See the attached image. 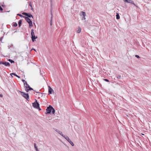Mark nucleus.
I'll return each mask as SVG.
<instances>
[{
    "instance_id": "1",
    "label": "nucleus",
    "mask_w": 151,
    "mask_h": 151,
    "mask_svg": "<svg viewBox=\"0 0 151 151\" xmlns=\"http://www.w3.org/2000/svg\"><path fill=\"white\" fill-rule=\"evenodd\" d=\"M32 104L34 108L38 109L39 110H41V109L40 108L39 104V103L37 102L36 100L35 102L32 103Z\"/></svg>"
},
{
    "instance_id": "24",
    "label": "nucleus",
    "mask_w": 151,
    "mask_h": 151,
    "mask_svg": "<svg viewBox=\"0 0 151 151\" xmlns=\"http://www.w3.org/2000/svg\"><path fill=\"white\" fill-rule=\"evenodd\" d=\"M9 61L11 63H14V61H13V60H11V59H9Z\"/></svg>"
},
{
    "instance_id": "29",
    "label": "nucleus",
    "mask_w": 151,
    "mask_h": 151,
    "mask_svg": "<svg viewBox=\"0 0 151 151\" xmlns=\"http://www.w3.org/2000/svg\"><path fill=\"white\" fill-rule=\"evenodd\" d=\"M86 19V18L85 17V16H83V17L82 18V20H85Z\"/></svg>"
},
{
    "instance_id": "10",
    "label": "nucleus",
    "mask_w": 151,
    "mask_h": 151,
    "mask_svg": "<svg viewBox=\"0 0 151 151\" xmlns=\"http://www.w3.org/2000/svg\"><path fill=\"white\" fill-rule=\"evenodd\" d=\"M49 89H48V92L50 94H51L52 93V92L53 91V89L50 87V86H48Z\"/></svg>"
},
{
    "instance_id": "40",
    "label": "nucleus",
    "mask_w": 151,
    "mask_h": 151,
    "mask_svg": "<svg viewBox=\"0 0 151 151\" xmlns=\"http://www.w3.org/2000/svg\"><path fill=\"white\" fill-rule=\"evenodd\" d=\"M50 25H52V24L51 22V23H50Z\"/></svg>"
},
{
    "instance_id": "30",
    "label": "nucleus",
    "mask_w": 151,
    "mask_h": 151,
    "mask_svg": "<svg viewBox=\"0 0 151 151\" xmlns=\"http://www.w3.org/2000/svg\"><path fill=\"white\" fill-rule=\"evenodd\" d=\"M13 25L14 26L16 27L17 26V23H14Z\"/></svg>"
},
{
    "instance_id": "17",
    "label": "nucleus",
    "mask_w": 151,
    "mask_h": 151,
    "mask_svg": "<svg viewBox=\"0 0 151 151\" xmlns=\"http://www.w3.org/2000/svg\"><path fill=\"white\" fill-rule=\"evenodd\" d=\"M116 19H118L120 18V17H119V14L118 13H116Z\"/></svg>"
},
{
    "instance_id": "16",
    "label": "nucleus",
    "mask_w": 151,
    "mask_h": 151,
    "mask_svg": "<svg viewBox=\"0 0 151 151\" xmlns=\"http://www.w3.org/2000/svg\"><path fill=\"white\" fill-rule=\"evenodd\" d=\"M24 86L26 88H27V87L28 86H29L27 83V82H26L24 84Z\"/></svg>"
},
{
    "instance_id": "8",
    "label": "nucleus",
    "mask_w": 151,
    "mask_h": 151,
    "mask_svg": "<svg viewBox=\"0 0 151 151\" xmlns=\"http://www.w3.org/2000/svg\"><path fill=\"white\" fill-rule=\"evenodd\" d=\"M55 130L56 132H58L59 134L60 135H61L63 137L65 135H63V134L62 132L61 131L58 130V129H55Z\"/></svg>"
},
{
    "instance_id": "19",
    "label": "nucleus",
    "mask_w": 151,
    "mask_h": 151,
    "mask_svg": "<svg viewBox=\"0 0 151 151\" xmlns=\"http://www.w3.org/2000/svg\"><path fill=\"white\" fill-rule=\"evenodd\" d=\"M34 147L35 148L36 151H39L37 147L36 146V144L35 143L34 144Z\"/></svg>"
},
{
    "instance_id": "11",
    "label": "nucleus",
    "mask_w": 151,
    "mask_h": 151,
    "mask_svg": "<svg viewBox=\"0 0 151 151\" xmlns=\"http://www.w3.org/2000/svg\"><path fill=\"white\" fill-rule=\"evenodd\" d=\"M123 1L125 2H127L129 3H132L133 2V1L131 0H123Z\"/></svg>"
},
{
    "instance_id": "14",
    "label": "nucleus",
    "mask_w": 151,
    "mask_h": 151,
    "mask_svg": "<svg viewBox=\"0 0 151 151\" xmlns=\"http://www.w3.org/2000/svg\"><path fill=\"white\" fill-rule=\"evenodd\" d=\"M27 16L28 17H29V18H31V17H32V18H33V16L31 14H28V15H27Z\"/></svg>"
},
{
    "instance_id": "32",
    "label": "nucleus",
    "mask_w": 151,
    "mask_h": 151,
    "mask_svg": "<svg viewBox=\"0 0 151 151\" xmlns=\"http://www.w3.org/2000/svg\"><path fill=\"white\" fill-rule=\"evenodd\" d=\"M0 11H2L3 9L1 7V6H0Z\"/></svg>"
},
{
    "instance_id": "13",
    "label": "nucleus",
    "mask_w": 151,
    "mask_h": 151,
    "mask_svg": "<svg viewBox=\"0 0 151 151\" xmlns=\"http://www.w3.org/2000/svg\"><path fill=\"white\" fill-rule=\"evenodd\" d=\"M14 75V76H15L17 77L18 78H20V77L19 76L17 75H16L15 73H12L11 74V76L12 77V75Z\"/></svg>"
},
{
    "instance_id": "7",
    "label": "nucleus",
    "mask_w": 151,
    "mask_h": 151,
    "mask_svg": "<svg viewBox=\"0 0 151 151\" xmlns=\"http://www.w3.org/2000/svg\"><path fill=\"white\" fill-rule=\"evenodd\" d=\"M0 64H2L5 65L6 66H9L10 64L9 63L5 62H0Z\"/></svg>"
},
{
    "instance_id": "38",
    "label": "nucleus",
    "mask_w": 151,
    "mask_h": 151,
    "mask_svg": "<svg viewBox=\"0 0 151 151\" xmlns=\"http://www.w3.org/2000/svg\"><path fill=\"white\" fill-rule=\"evenodd\" d=\"M8 47L9 48V49L10 48V46H8Z\"/></svg>"
},
{
    "instance_id": "35",
    "label": "nucleus",
    "mask_w": 151,
    "mask_h": 151,
    "mask_svg": "<svg viewBox=\"0 0 151 151\" xmlns=\"http://www.w3.org/2000/svg\"><path fill=\"white\" fill-rule=\"evenodd\" d=\"M3 97V95L2 94H0V97Z\"/></svg>"
},
{
    "instance_id": "22",
    "label": "nucleus",
    "mask_w": 151,
    "mask_h": 151,
    "mask_svg": "<svg viewBox=\"0 0 151 151\" xmlns=\"http://www.w3.org/2000/svg\"><path fill=\"white\" fill-rule=\"evenodd\" d=\"M17 15L19 16L20 17H24H24H24V16H23L22 15H21V14H17Z\"/></svg>"
},
{
    "instance_id": "27",
    "label": "nucleus",
    "mask_w": 151,
    "mask_h": 151,
    "mask_svg": "<svg viewBox=\"0 0 151 151\" xmlns=\"http://www.w3.org/2000/svg\"><path fill=\"white\" fill-rule=\"evenodd\" d=\"M38 93H39V96H42V93H41L39 92Z\"/></svg>"
},
{
    "instance_id": "6",
    "label": "nucleus",
    "mask_w": 151,
    "mask_h": 151,
    "mask_svg": "<svg viewBox=\"0 0 151 151\" xmlns=\"http://www.w3.org/2000/svg\"><path fill=\"white\" fill-rule=\"evenodd\" d=\"M53 107L52 106L50 105L49 106L47 107V109H46L47 113L48 114L50 113Z\"/></svg>"
},
{
    "instance_id": "4",
    "label": "nucleus",
    "mask_w": 151,
    "mask_h": 151,
    "mask_svg": "<svg viewBox=\"0 0 151 151\" xmlns=\"http://www.w3.org/2000/svg\"><path fill=\"white\" fill-rule=\"evenodd\" d=\"M31 35L32 36V40L33 42H34L35 40L37 38V37H35V33L34 32L33 29H32L31 30Z\"/></svg>"
},
{
    "instance_id": "33",
    "label": "nucleus",
    "mask_w": 151,
    "mask_h": 151,
    "mask_svg": "<svg viewBox=\"0 0 151 151\" xmlns=\"http://www.w3.org/2000/svg\"><path fill=\"white\" fill-rule=\"evenodd\" d=\"M131 4H133L134 5L136 6H137L134 3V1H133V3H132Z\"/></svg>"
},
{
    "instance_id": "26",
    "label": "nucleus",
    "mask_w": 151,
    "mask_h": 151,
    "mask_svg": "<svg viewBox=\"0 0 151 151\" xmlns=\"http://www.w3.org/2000/svg\"><path fill=\"white\" fill-rule=\"evenodd\" d=\"M104 80L105 81H106V82H109V80H108V79H104Z\"/></svg>"
},
{
    "instance_id": "37",
    "label": "nucleus",
    "mask_w": 151,
    "mask_h": 151,
    "mask_svg": "<svg viewBox=\"0 0 151 151\" xmlns=\"http://www.w3.org/2000/svg\"><path fill=\"white\" fill-rule=\"evenodd\" d=\"M32 50H35V51H36V50H35V49H32Z\"/></svg>"
},
{
    "instance_id": "25",
    "label": "nucleus",
    "mask_w": 151,
    "mask_h": 151,
    "mask_svg": "<svg viewBox=\"0 0 151 151\" xmlns=\"http://www.w3.org/2000/svg\"><path fill=\"white\" fill-rule=\"evenodd\" d=\"M121 76L119 75L117 76V78L118 79H119L121 78Z\"/></svg>"
},
{
    "instance_id": "41",
    "label": "nucleus",
    "mask_w": 151,
    "mask_h": 151,
    "mask_svg": "<svg viewBox=\"0 0 151 151\" xmlns=\"http://www.w3.org/2000/svg\"><path fill=\"white\" fill-rule=\"evenodd\" d=\"M1 6H3H3H4V5H1Z\"/></svg>"
},
{
    "instance_id": "42",
    "label": "nucleus",
    "mask_w": 151,
    "mask_h": 151,
    "mask_svg": "<svg viewBox=\"0 0 151 151\" xmlns=\"http://www.w3.org/2000/svg\"><path fill=\"white\" fill-rule=\"evenodd\" d=\"M52 17H51V19H52ZM51 20H52V19L51 20Z\"/></svg>"
},
{
    "instance_id": "12",
    "label": "nucleus",
    "mask_w": 151,
    "mask_h": 151,
    "mask_svg": "<svg viewBox=\"0 0 151 151\" xmlns=\"http://www.w3.org/2000/svg\"><path fill=\"white\" fill-rule=\"evenodd\" d=\"M80 16H85L86 15V13L84 12H81L80 14Z\"/></svg>"
},
{
    "instance_id": "34",
    "label": "nucleus",
    "mask_w": 151,
    "mask_h": 151,
    "mask_svg": "<svg viewBox=\"0 0 151 151\" xmlns=\"http://www.w3.org/2000/svg\"><path fill=\"white\" fill-rule=\"evenodd\" d=\"M50 2L51 3V4H52V0H50Z\"/></svg>"
},
{
    "instance_id": "3",
    "label": "nucleus",
    "mask_w": 151,
    "mask_h": 151,
    "mask_svg": "<svg viewBox=\"0 0 151 151\" xmlns=\"http://www.w3.org/2000/svg\"><path fill=\"white\" fill-rule=\"evenodd\" d=\"M24 18L26 21L29 23V27H32L33 26L32 22L30 19L28 17H24Z\"/></svg>"
},
{
    "instance_id": "28",
    "label": "nucleus",
    "mask_w": 151,
    "mask_h": 151,
    "mask_svg": "<svg viewBox=\"0 0 151 151\" xmlns=\"http://www.w3.org/2000/svg\"><path fill=\"white\" fill-rule=\"evenodd\" d=\"M135 56L137 58H140V57H139V56L138 55H135Z\"/></svg>"
},
{
    "instance_id": "15",
    "label": "nucleus",
    "mask_w": 151,
    "mask_h": 151,
    "mask_svg": "<svg viewBox=\"0 0 151 151\" xmlns=\"http://www.w3.org/2000/svg\"><path fill=\"white\" fill-rule=\"evenodd\" d=\"M81 29L80 27H78V30L77 31V32L78 33H80L81 31Z\"/></svg>"
},
{
    "instance_id": "5",
    "label": "nucleus",
    "mask_w": 151,
    "mask_h": 151,
    "mask_svg": "<svg viewBox=\"0 0 151 151\" xmlns=\"http://www.w3.org/2000/svg\"><path fill=\"white\" fill-rule=\"evenodd\" d=\"M63 137L72 146H73L74 145L73 142L69 139L67 136L65 135Z\"/></svg>"
},
{
    "instance_id": "20",
    "label": "nucleus",
    "mask_w": 151,
    "mask_h": 151,
    "mask_svg": "<svg viewBox=\"0 0 151 151\" xmlns=\"http://www.w3.org/2000/svg\"><path fill=\"white\" fill-rule=\"evenodd\" d=\"M52 114H54L55 112V109L53 108L52 110Z\"/></svg>"
},
{
    "instance_id": "36",
    "label": "nucleus",
    "mask_w": 151,
    "mask_h": 151,
    "mask_svg": "<svg viewBox=\"0 0 151 151\" xmlns=\"http://www.w3.org/2000/svg\"><path fill=\"white\" fill-rule=\"evenodd\" d=\"M31 7V9L32 10V11H33V8L32 7H32Z\"/></svg>"
},
{
    "instance_id": "39",
    "label": "nucleus",
    "mask_w": 151,
    "mask_h": 151,
    "mask_svg": "<svg viewBox=\"0 0 151 151\" xmlns=\"http://www.w3.org/2000/svg\"><path fill=\"white\" fill-rule=\"evenodd\" d=\"M34 91H35V92H36V93H39L38 92H37V91H36L35 90Z\"/></svg>"
},
{
    "instance_id": "9",
    "label": "nucleus",
    "mask_w": 151,
    "mask_h": 151,
    "mask_svg": "<svg viewBox=\"0 0 151 151\" xmlns=\"http://www.w3.org/2000/svg\"><path fill=\"white\" fill-rule=\"evenodd\" d=\"M33 90V89L32 88H31L29 86L27 87V88L26 89V91L27 92H28L29 90Z\"/></svg>"
},
{
    "instance_id": "23",
    "label": "nucleus",
    "mask_w": 151,
    "mask_h": 151,
    "mask_svg": "<svg viewBox=\"0 0 151 151\" xmlns=\"http://www.w3.org/2000/svg\"><path fill=\"white\" fill-rule=\"evenodd\" d=\"M29 5L31 7H32V4L31 1H29Z\"/></svg>"
},
{
    "instance_id": "18",
    "label": "nucleus",
    "mask_w": 151,
    "mask_h": 151,
    "mask_svg": "<svg viewBox=\"0 0 151 151\" xmlns=\"http://www.w3.org/2000/svg\"><path fill=\"white\" fill-rule=\"evenodd\" d=\"M22 22V20H20L19 21V22H18L19 27H20L21 26Z\"/></svg>"
},
{
    "instance_id": "21",
    "label": "nucleus",
    "mask_w": 151,
    "mask_h": 151,
    "mask_svg": "<svg viewBox=\"0 0 151 151\" xmlns=\"http://www.w3.org/2000/svg\"><path fill=\"white\" fill-rule=\"evenodd\" d=\"M22 14L23 15H24L26 16H27V15H28V13H25V12H23L22 13Z\"/></svg>"
},
{
    "instance_id": "43",
    "label": "nucleus",
    "mask_w": 151,
    "mask_h": 151,
    "mask_svg": "<svg viewBox=\"0 0 151 151\" xmlns=\"http://www.w3.org/2000/svg\"><path fill=\"white\" fill-rule=\"evenodd\" d=\"M142 135H144V134H142Z\"/></svg>"
},
{
    "instance_id": "31",
    "label": "nucleus",
    "mask_w": 151,
    "mask_h": 151,
    "mask_svg": "<svg viewBox=\"0 0 151 151\" xmlns=\"http://www.w3.org/2000/svg\"><path fill=\"white\" fill-rule=\"evenodd\" d=\"M22 81L23 82L24 84L26 82V81H25V80H24V79H22Z\"/></svg>"
},
{
    "instance_id": "2",
    "label": "nucleus",
    "mask_w": 151,
    "mask_h": 151,
    "mask_svg": "<svg viewBox=\"0 0 151 151\" xmlns=\"http://www.w3.org/2000/svg\"><path fill=\"white\" fill-rule=\"evenodd\" d=\"M19 92L22 94V95L24 98L26 99L28 101H29V96L28 93H24L23 92L20 91H19Z\"/></svg>"
}]
</instances>
